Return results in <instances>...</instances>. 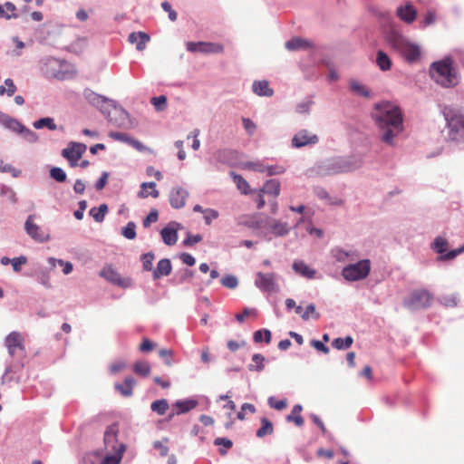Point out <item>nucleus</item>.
<instances>
[{"label":"nucleus","mask_w":464,"mask_h":464,"mask_svg":"<svg viewBox=\"0 0 464 464\" xmlns=\"http://www.w3.org/2000/svg\"><path fill=\"white\" fill-rule=\"evenodd\" d=\"M182 228V225L177 221L169 222L161 230L160 236L162 241L167 246H173L178 240V231Z\"/></svg>","instance_id":"nucleus-14"},{"label":"nucleus","mask_w":464,"mask_h":464,"mask_svg":"<svg viewBox=\"0 0 464 464\" xmlns=\"http://www.w3.org/2000/svg\"><path fill=\"white\" fill-rule=\"evenodd\" d=\"M314 194L320 199L328 200L332 205H339L342 203L341 200L333 202L331 201V198L327 190L320 186H316L314 188Z\"/></svg>","instance_id":"nucleus-54"},{"label":"nucleus","mask_w":464,"mask_h":464,"mask_svg":"<svg viewBox=\"0 0 464 464\" xmlns=\"http://www.w3.org/2000/svg\"><path fill=\"white\" fill-rule=\"evenodd\" d=\"M221 285L228 289H235L238 285V279L234 275H226L221 278Z\"/></svg>","instance_id":"nucleus-57"},{"label":"nucleus","mask_w":464,"mask_h":464,"mask_svg":"<svg viewBox=\"0 0 464 464\" xmlns=\"http://www.w3.org/2000/svg\"><path fill=\"white\" fill-rule=\"evenodd\" d=\"M389 44L405 59L408 63H415L421 57L420 46L409 41L401 34L392 31L387 35Z\"/></svg>","instance_id":"nucleus-6"},{"label":"nucleus","mask_w":464,"mask_h":464,"mask_svg":"<svg viewBox=\"0 0 464 464\" xmlns=\"http://www.w3.org/2000/svg\"><path fill=\"white\" fill-rule=\"evenodd\" d=\"M265 227L266 229L271 231L275 237H285L288 235L291 229L287 222H283L274 218L269 219Z\"/></svg>","instance_id":"nucleus-21"},{"label":"nucleus","mask_w":464,"mask_h":464,"mask_svg":"<svg viewBox=\"0 0 464 464\" xmlns=\"http://www.w3.org/2000/svg\"><path fill=\"white\" fill-rule=\"evenodd\" d=\"M24 367L23 363L17 362L6 366L5 373L2 376L3 382L14 381L20 382L21 376L18 372Z\"/></svg>","instance_id":"nucleus-31"},{"label":"nucleus","mask_w":464,"mask_h":464,"mask_svg":"<svg viewBox=\"0 0 464 464\" xmlns=\"http://www.w3.org/2000/svg\"><path fill=\"white\" fill-rule=\"evenodd\" d=\"M33 126L37 130L47 128L50 130H54L57 129L54 120L51 117L40 118L33 123Z\"/></svg>","instance_id":"nucleus-48"},{"label":"nucleus","mask_w":464,"mask_h":464,"mask_svg":"<svg viewBox=\"0 0 464 464\" xmlns=\"http://www.w3.org/2000/svg\"><path fill=\"white\" fill-rule=\"evenodd\" d=\"M370 272V260L362 259L356 263L345 266L342 270V276L349 282H355L365 279L369 276Z\"/></svg>","instance_id":"nucleus-7"},{"label":"nucleus","mask_w":464,"mask_h":464,"mask_svg":"<svg viewBox=\"0 0 464 464\" xmlns=\"http://www.w3.org/2000/svg\"><path fill=\"white\" fill-rule=\"evenodd\" d=\"M77 74L75 65L60 59V81L61 80H71Z\"/></svg>","instance_id":"nucleus-34"},{"label":"nucleus","mask_w":464,"mask_h":464,"mask_svg":"<svg viewBox=\"0 0 464 464\" xmlns=\"http://www.w3.org/2000/svg\"><path fill=\"white\" fill-rule=\"evenodd\" d=\"M202 239H203V237L200 234L193 235L190 232H187L186 237L183 240L182 245L185 247H191L195 244L201 242Z\"/></svg>","instance_id":"nucleus-55"},{"label":"nucleus","mask_w":464,"mask_h":464,"mask_svg":"<svg viewBox=\"0 0 464 464\" xmlns=\"http://www.w3.org/2000/svg\"><path fill=\"white\" fill-rule=\"evenodd\" d=\"M303 411V407L301 404H295L292 412L288 414L285 418L287 422H294L297 427H301L304 424V418L300 415Z\"/></svg>","instance_id":"nucleus-42"},{"label":"nucleus","mask_w":464,"mask_h":464,"mask_svg":"<svg viewBox=\"0 0 464 464\" xmlns=\"http://www.w3.org/2000/svg\"><path fill=\"white\" fill-rule=\"evenodd\" d=\"M19 134L24 140L30 143H35L38 140V135L34 130L26 128L24 125L23 130H20Z\"/></svg>","instance_id":"nucleus-59"},{"label":"nucleus","mask_w":464,"mask_h":464,"mask_svg":"<svg viewBox=\"0 0 464 464\" xmlns=\"http://www.w3.org/2000/svg\"><path fill=\"white\" fill-rule=\"evenodd\" d=\"M261 426L256 430V436L257 438H264L266 435H270L274 432V425L270 420L266 417L260 419Z\"/></svg>","instance_id":"nucleus-41"},{"label":"nucleus","mask_w":464,"mask_h":464,"mask_svg":"<svg viewBox=\"0 0 464 464\" xmlns=\"http://www.w3.org/2000/svg\"><path fill=\"white\" fill-rule=\"evenodd\" d=\"M48 264L50 266L49 268L47 267H39L37 271V276H38V282L44 285L46 288L51 287L50 284V273L53 272L54 268L56 267L57 259L54 257H49L47 259Z\"/></svg>","instance_id":"nucleus-22"},{"label":"nucleus","mask_w":464,"mask_h":464,"mask_svg":"<svg viewBox=\"0 0 464 464\" xmlns=\"http://www.w3.org/2000/svg\"><path fill=\"white\" fill-rule=\"evenodd\" d=\"M179 274L173 278V282L177 285L188 283L194 276V271L188 268L181 269Z\"/></svg>","instance_id":"nucleus-49"},{"label":"nucleus","mask_w":464,"mask_h":464,"mask_svg":"<svg viewBox=\"0 0 464 464\" xmlns=\"http://www.w3.org/2000/svg\"><path fill=\"white\" fill-rule=\"evenodd\" d=\"M375 64L382 72H387L392 69V60L386 52L379 49L376 52Z\"/></svg>","instance_id":"nucleus-32"},{"label":"nucleus","mask_w":464,"mask_h":464,"mask_svg":"<svg viewBox=\"0 0 464 464\" xmlns=\"http://www.w3.org/2000/svg\"><path fill=\"white\" fill-rule=\"evenodd\" d=\"M5 345L11 356H14L17 350L24 351L23 338L18 332H12L6 336Z\"/></svg>","instance_id":"nucleus-20"},{"label":"nucleus","mask_w":464,"mask_h":464,"mask_svg":"<svg viewBox=\"0 0 464 464\" xmlns=\"http://www.w3.org/2000/svg\"><path fill=\"white\" fill-rule=\"evenodd\" d=\"M150 35L145 32H132L129 34L128 41L130 44H136V49L142 51L146 47V44L150 41Z\"/></svg>","instance_id":"nucleus-30"},{"label":"nucleus","mask_w":464,"mask_h":464,"mask_svg":"<svg viewBox=\"0 0 464 464\" xmlns=\"http://www.w3.org/2000/svg\"><path fill=\"white\" fill-rule=\"evenodd\" d=\"M348 85L349 90L353 94L368 99L372 97V91L357 80L350 79Z\"/></svg>","instance_id":"nucleus-28"},{"label":"nucleus","mask_w":464,"mask_h":464,"mask_svg":"<svg viewBox=\"0 0 464 464\" xmlns=\"http://www.w3.org/2000/svg\"><path fill=\"white\" fill-rule=\"evenodd\" d=\"M119 431L120 426L118 422H113L106 428L103 436V442L106 450H116L121 444L118 441Z\"/></svg>","instance_id":"nucleus-13"},{"label":"nucleus","mask_w":464,"mask_h":464,"mask_svg":"<svg viewBox=\"0 0 464 464\" xmlns=\"http://www.w3.org/2000/svg\"><path fill=\"white\" fill-rule=\"evenodd\" d=\"M237 150L231 149L218 150L216 152V159L218 162L231 164V161L237 157Z\"/></svg>","instance_id":"nucleus-39"},{"label":"nucleus","mask_w":464,"mask_h":464,"mask_svg":"<svg viewBox=\"0 0 464 464\" xmlns=\"http://www.w3.org/2000/svg\"><path fill=\"white\" fill-rule=\"evenodd\" d=\"M187 50L190 53H219L223 52V46L211 42H188Z\"/></svg>","instance_id":"nucleus-10"},{"label":"nucleus","mask_w":464,"mask_h":464,"mask_svg":"<svg viewBox=\"0 0 464 464\" xmlns=\"http://www.w3.org/2000/svg\"><path fill=\"white\" fill-rule=\"evenodd\" d=\"M253 340L256 343H260L262 342L270 343L272 340L271 331L266 328L256 330L253 334Z\"/></svg>","instance_id":"nucleus-47"},{"label":"nucleus","mask_w":464,"mask_h":464,"mask_svg":"<svg viewBox=\"0 0 464 464\" xmlns=\"http://www.w3.org/2000/svg\"><path fill=\"white\" fill-rule=\"evenodd\" d=\"M353 343V338L351 335L345 337H337L332 341V346L340 351H345L349 349Z\"/></svg>","instance_id":"nucleus-43"},{"label":"nucleus","mask_w":464,"mask_h":464,"mask_svg":"<svg viewBox=\"0 0 464 464\" xmlns=\"http://www.w3.org/2000/svg\"><path fill=\"white\" fill-rule=\"evenodd\" d=\"M285 47L286 50L293 52L297 50H306L313 48L314 44H312L311 41L307 39L295 36L285 42Z\"/></svg>","instance_id":"nucleus-24"},{"label":"nucleus","mask_w":464,"mask_h":464,"mask_svg":"<svg viewBox=\"0 0 464 464\" xmlns=\"http://www.w3.org/2000/svg\"><path fill=\"white\" fill-rule=\"evenodd\" d=\"M430 77L444 88H451L458 84V75L454 61L450 56L431 63L429 68Z\"/></svg>","instance_id":"nucleus-4"},{"label":"nucleus","mask_w":464,"mask_h":464,"mask_svg":"<svg viewBox=\"0 0 464 464\" xmlns=\"http://www.w3.org/2000/svg\"><path fill=\"white\" fill-rule=\"evenodd\" d=\"M242 123L246 133L250 136L254 135L256 130V123L251 119L245 117L242 118Z\"/></svg>","instance_id":"nucleus-64"},{"label":"nucleus","mask_w":464,"mask_h":464,"mask_svg":"<svg viewBox=\"0 0 464 464\" xmlns=\"http://www.w3.org/2000/svg\"><path fill=\"white\" fill-rule=\"evenodd\" d=\"M214 445L219 446L218 453L221 456H225L227 450L233 447V441L226 437H218L214 440Z\"/></svg>","instance_id":"nucleus-45"},{"label":"nucleus","mask_w":464,"mask_h":464,"mask_svg":"<svg viewBox=\"0 0 464 464\" xmlns=\"http://www.w3.org/2000/svg\"><path fill=\"white\" fill-rule=\"evenodd\" d=\"M87 146L84 143L71 141L68 146L62 150L61 155L64 159H81L83 153L86 151Z\"/></svg>","instance_id":"nucleus-19"},{"label":"nucleus","mask_w":464,"mask_h":464,"mask_svg":"<svg viewBox=\"0 0 464 464\" xmlns=\"http://www.w3.org/2000/svg\"><path fill=\"white\" fill-rule=\"evenodd\" d=\"M432 295L425 289L414 290L403 301V305L411 311L429 308L432 304Z\"/></svg>","instance_id":"nucleus-8"},{"label":"nucleus","mask_w":464,"mask_h":464,"mask_svg":"<svg viewBox=\"0 0 464 464\" xmlns=\"http://www.w3.org/2000/svg\"><path fill=\"white\" fill-rule=\"evenodd\" d=\"M121 234L122 237L129 240H132L136 238V224L133 221H130L126 226L121 227Z\"/></svg>","instance_id":"nucleus-51"},{"label":"nucleus","mask_w":464,"mask_h":464,"mask_svg":"<svg viewBox=\"0 0 464 464\" xmlns=\"http://www.w3.org/2000/svg\"><path fill=\"white\" fill-rule=\"evenodd\" d=\"M129 145L137 150L139 152L153 153V150L150 148L147 147L139 140H136L133 137L130 138Z\"/></svg>","instance_id":"nucleus-61"},{"label":"nucleus","mask_w":464,"mask_h":464,"mask_svg":"<svg viewBox=\"0 0 464 464\" xmlns=\"http://www.w3.org/2000/svg\"><path fill=\"white\" fill-rule=\"evenodd\" d=\"M371 118L381 132L382 142L392 145L394 138L403 131V114L399 106L389 101L373 104Z\"/></svg>","instance_id":"nucleus-1"},{"label":"nucleus","mask_w":464,"mask_h":464,"mask_svg":"<svg viewBox=\"0 0 464 464\" xmlns=\"http://www.w3.org/2000/svg\"><path fill=\"white\" fill-rule=\"evenodd\" d=\"M363 164V155L354 153L349 156H335L315 163L312 172L319 177L348 173L360 169Z\"/></svg>","instance_id":"nucleus-2"},{"label":"nucleus","mask_w":464,"mask_h":464,"mask_svg":"<svg viewBox=\"0 0 464 464\" xmlns=\"http://www.w3.org/2000/svg\"><path fill=\"white\" fill-rule=\"evenodd\" d=\"M448 240L439 236L434 238L431 244V249L440 256H442L448 249Z\"/></svg>","instance_id":"nucleus-46"},{"label":"nucleus","mask_w":464,"mask_h":464,"mask_svg":"<svg viewBox=\"0 0 464 464\" xmlns=\"http://www.w3.org/2000/svg\"><path fill=\"white\" fill-rule=\"evenodd\" d=\"M292 269L298 276L307 278L313 279L315 276L316 270L310 267L307 264H305L303 260H295L292 264Z\"/></svg>","instance_id":"nucleus-23"},{"label":"nucleus","mask_w":464,"mask_h":464,"mask_svg":"<svg viewBox=\"0 0 464 464\" xmlns=\"http://www.w3.org/2000/svg\"><path fill=\"white\" fill-rule=\"evenodd\" d=\"M255 285L263 292L272 293L278 291L276 283V275L273 273L257 272L256 275Z\"/></svg>","instance_id":"nucleus-12"},{"label":"nucleus","mask_w":464,"mask_h":464,"mask_svg":"<svg viewBox=\"0 0 464 464\" xmlns=\"http://www.w3.org/2000/svg\"><path fill=\"white\" fill-rule=\"evenodd\" d=\"M267 404L270 408L275 409L276 411H282L287 406V400L282 399L277 401L275 396H270L267 399Z\"/></svg>","instance_id":"nucleus-58"},{"label":"nucleus","mask_w":464,"mask_h":464,"mask_svg":"<svg viewBox=\"0 0 464 464\" xmlns=\"http://www.w3.org/2000/svg\"><path fill=\"white\" fill-rule=\"evenodd\" d=\"M27 263V257L25 256H20L12 258V266L14 272L18 273L22 270V266Z\"/></svg>","instance_id":"nucleus-63"},{"label":"nucleus","mask_w":464,"mask_h":464,"mask_svg":"<svg viewBox=\"0 0 464 464\" xmlns=\"http://www.w3.org/2000/svg\"><path fill=\"white\" fill-rule=\"evenodd\" d=\"M252 362L254 363L247 365L248 371L261 372L266 367L265 362H266V358L261 353H254L252 355Z\"/></svg>","instance_id":"nucleus-40"},{"label":"nucleus","mask_w":464,"mask_h":464,"mask_svg":"<svg viewBox=\"0 0 464 464\" xmlns=\"http://www.w3.org/2000/svg\"><path fill=\"white\" fill-rule=\"evenodd\" d=\"M169 408L167 399H159L151 402L150 410L158 415H164Z\"/></svg>","instance_id":"nucleus-44"},{"label":"nucleus","mask_w":464,"mask_h":464,"mask_svg":"<svg viewBox=\"0 0 464 464\" xmlns=\"http://www.w3.org/2000/svg\"><path fill=\"white\" fill-rule=\"evenodd\" d=\"M155 259V254L152 251L144 253L140 256V261L142 262V268L144 271H152V262Z\"/></svg>","instance_id":"nucleus-53"},{"label":"nucleus","mask_w":464,"mask_h":464,"mask_svg":"<svg viewBox=\"0 0 464 464\" xmlns=\"http://www.w3.org/2000/svg\"><path fill=\"white\" fill-rule=\"evenodd\" d=\"M150 103L157 111H163L168 106V99L165 95L154 96L150 99Z\"/></svg>","instance_id":"nucleus-52"},{"label":"nucleus","mask_w":464,"mask_h":464,"mask_svg":"<svg viewBox=\"0 0 464 464\" xmlns=\"http://www.w3.org/2000/svg\"><path fill=\"white\" fill-rule=\"evenodd\" d=\"M83 96L87 100V102L99 109V111L109 120V121H112V119L110 118L111 111L110 107H112L118 113L120 121H116V124L121 126L125 123L127 120L130 118L129 112L120 104L117 103L116 101L109 99L105 96L96 93L91 89L86 88L83 91Z\"/></svg>","instance_id":"nucleus-5"},{"label":"nucleus","mask_w":464,"mask_h":464,"mask_svg":"<svg viewBox=\"0 0 464 464\" xmlns=\"http://www.w3.org/2000/svg\"><path fill=\"white\" fill-rule=\"evenodd\" d=\"M252 91L261 97H271L274 95V91L269 87L267 81H255L252 84Z\"/></svg>","instance_id":"nucleus-35"},{"label":"nucleus","mask_w":464,"mask_h":464,"mask_svg":"<svg viewBox=\"0 0 464 464\" xmlns=\"http://www.w3.org/2000/svg\"><path fill=\"white\" fill-rule=\"evenodd\" d=\"M262 193L277 197L280 194L281 185L279 180L272 179L266 180L260 189Z\"/></svg>","instance_id":"nucleus-37"},{"label":"nucleus","mask_w":464,"mask_h":464,"mask_svg":"<svg viewBox=\"0 0 464 464\" xmlns=\"http://www.w3.org/2000/svg\"><path fill=\"white\" fill-rule=\"evenodd\" d=\"M126 450L125 444H121L116 450H111L99 462V464H120Z\"/></svg>","instance_id":"nucleus-29"},{"label":"nucleus","mask_w":464,"mask_h":464,"mask_svg":"<svg viewBox=\"0 0 464 464\" xmlns=\"http://www.w3.org/2000/svg\"><path fill=\"white\" fill-rule=\"evenodd\" d=\"M135 379L128 376L124 379L123 383H115L114 388L124 397H130L133 394V386L135 385Z\"/></svg>","instance_id":"nucleus-33"},{"label":"nucleus","mask_w":464,"mask_h":464,"mask_svg":"<svg viewBox=\"0 0 464 464\" xmlns=\"http://www.w3.org/2000/svg\"><path fill=\"white\" fill-rule=\"evenodd\" d=\"M99 276L109 283L120 286L121 288H129L131 286L130 278H123L120 273L111 266H105L100 272Z\"/></svg>","instance_id":"nucleus-9"},{"label":"nucleus","mask_w":464,"mask_h":464,"mask_svg":"<svg viewBox=\"0 0 464 464\" xmlns=\"http://www.w3.org/2000/svg\"><path fill=\"white\" fill-rule=\"evenodd\" d=\"M41 72L47 79L58 77V59L53 56H46L41 59Z\"/></svg>","instance_id":"nucleus-15"},{"label":"nucleus","mask_w":464,"mask_h":464,"mask_svg":"<svg viewBox=\"0 0 464 464\" xmlns=\"http://www.w3.org/2000/svg\"><path fill=\"white\" fill-rule=\"evenodd\" d=\"M442 114L446 121L447 140L464 150V109L445 106Z\"/></svg>","instance_id":"nucleus-3"},{"label":"nucleus","mask_w":464,"mask_h":464,"mask_svg":"<svg viewBox=\"0 0 464 464\" xmlns=\"http://www.w3.org/2000/svg\"><path fill=\"white\" fill-rule=\"evenodd\" d=\"M396 14L400 20L411 24L416 20L418 11L411 2H407L405 5H401L397 7Z\"/></svg>","instance_id":"nucleus-17"},{"label":"nucleus","mask_w":464,"mask_h":464,"mask_svg":"<svg viewBox=\"0 0 464 464\" xmlns=\"http://www.w3.org/2000/svg\"><path fill=\"white\" fill-rule=\"evenodd\" d=\"M172 271V264L169 258L160 259L156 266V268L152 271V276L154 280L160 279L163 276L170 275Z\"/></svg>","instance_id":"nucleus-25"},{"label":"nucleus","mask_w":464,"mask_h":464,"mask_svg":"<svg viewBox=\"0 0 464 464\" xmlns=\"http://www.w3.org/2000/svg\"><path fill=\"white\" fill-rule=\"evenodd\" d=\"M310 345L314 348L316 351L323 353L324 354H328L330 352L329 347L322 341L312 339L310 341Z\"/></svg>","instance_id":"nucleus-62"},{"label":"nucleus","mask_w":464,"mask_h":464,"mask_svg":"<svg viewBox=\"0 0 464 464\" xmlns=\"http://www.w3.org/2000/svg\"><path fill=\"white\" fill-rule=\"evenodd\" d=\"M159 219V211L156 208H151L149 214L143 218L142 225L145 228L150 227L152 223L157 222Z\"/></svg>","instance_id":"nucleus-60"},{"label":"nucleus","mask_w":464,"mask_h":464,"mask_svg":"<svg viewBox=\"0 0 464 464\" xmlns=\"http://www.w3.org/2000/svg\"><path fill=\"white\" fill-rule=\"evenodd\" d=\"M229 174L237 185V189L240 190L242 194L249 195L253 192L248 182L240 174H237L234 171H230Z\"/></svg>","instance_id":"nucleus-36"},{"label":"nucleus","mask_w":464,"mask_h":464,"mask_svg":"<svg viewBox=\"0 0 464 464\" xmlns=\"http://www.w3.org/2000/svg\"><path fill=\"white\" fill-rule=\"evenodd\" d=\"M109 211V207L106 203L101 204L99 207H93L89 210V215L94 219L97 223H102L106 214Z\"/></svg>","instance_id":"nucleus-38"},{"label":"nucleus","mask_w":464,"mask_h":464,"mask_svg":"<svg viewBox=\"0 0 464 464\" xmlns=\"http://www.w3.org/2000/svg\"><path fill=\"white\" fill-rule=\"evenodd\" d=\"M188 195V191L182 187L172 188L169 195L170 206L175 209L182 208Z\"/></svg>","instance_id":"nucleus-16"},{"label":"nucleus","mask_w":464,"mask_h":464,"mask_svg":"<svg viewBox=\"0 0 464 464\" xmlns=\"http://www.w3.org/2000/svg\"><path fill=\"white\" fill-rule=\"evenodd\" d=\"M133 371L140 376L147 377L150 373V365L148 362L138 361L134 363Z\"/></svg>","instance_id":"nucleus-50"},{"label":"nucleus","mask_w":464,"mask_h":464,"mask_svg":"<svg viewBox=\"0 0 464 464\" xmlns=\"http://www.w3.org/2000/svg\"><path fill=\"white\" fill-rule=\"evenodd\" d=\"M319 142V137L316 134L310 133L307 130H300L291 140V146L295 149H300L305 146H313Z\"/></svg>","instance_id":"nucleus-11"},{"label":"nucleus","mask_w":464,"mask_h":464,"mask_svg":"<svg viewBox=\"0 0 464 464\" xmlns=\"http://www.w3.org/2000/svg\"><path fill=\"white\" fill-rule=\"evenodd\" d=\"M198 405V401L194 398H186L182 400H177L173 404V409H176V413L185 414L191 410L195 409Z\"/></svg>","instance_id":"nucleus-26"},{"label":"nucleus","mask_w":464,"mask_h":464,"mask_svg":"<svg viewBox=\"0 0 464 464\" xmlns=\"http://www.w3.org/2000/svg\"><path fill=\"white\" fill-rule=\"evenodd\" d=\"M33 215H30L24 223V229L26 233L35 241L44 243L48 240L49 236L43 232L39 226L33 222Z\"/></svg>","instance_id":"nucleus-18"},{"label":"nucleus","mask_w":464,"mask_h":464,"mask_svg":"<svg viewBox=\"0 0 464 464\" xmlns=\"http://www.w3.org/2000/svg\"><path fill=\"white\" fill-rule=\"evenodd\" d=\"M0 124L5 128L19 134L23 130L24 124L18 120L9 116L8 114L0 111Z\"/></svg>","instance_id":"nucleus-27"},{"label":"nucleus","mask_w":464,"mask_h":464,"mask_svg":"<svg viewBox=\"0 0 464 464\" xmlns=\"http://www.w3.org/2000/svg\"><path fill=\"white\" fill-rule=\"evenodd\" d=\"M310 315L315 320L319 319L321 316L320 314L316 312L315 305L313 303L306 306L304 312L301 314V317L304 321H308L310 319Z\"/></svg>","instance_id":"nucleus-56"}]
</instances>
